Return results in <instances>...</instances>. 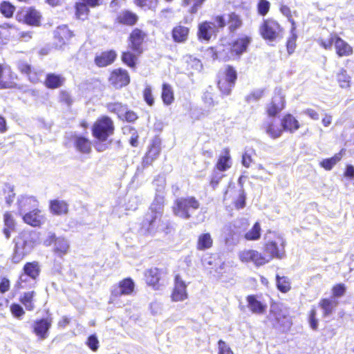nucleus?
Wrapping results in <instances>:
<instances>
[{
    "label": "nucleus",
    "instance_id": "b1692460",
    "mask_svg": "<svg viewBox=\"0 0 354 354\" xmlns=\"http://www.w3.org/2000/svg\"><path fill=\"white\" fill-rule=\"evenodd\" d=\"M118 288L111 291V296L118 298L122 295H131L135 290V283L130 277H127L120 281L117 285Z\"/></svg>",
    "mask_w": 354,
    "mask_h": 354
},
{
    "label": "nucleus",
    "instance_id": "4468645a",
    "mask_svg": "<svg viewBox=\"0 0 354 354\" xmlns=\"http://www.w3.org/2000/svg\"><path fill=\"white\" fill-rule=\"evenodd\" d=\"M45 244L47 246L52 245L53 254L61 259L68 254L70 249L67 239L63 236H57L55 234L48 236L45 241Z\"/></svg>",
    "mask_w": 354,
    "mask_h": 354
},
{
    "label": "nucleus",
    "instance_id": "6ab92c4d",
    "mask_svg": "<svg viewBox=\"0 0 354 354\" xmlns=\"http://www.w3.org/2000/svg\"><path fill=\"white\" fill-rule=\"evenodd\" d=\"M53 319L50 317L37 319L31 326L32 333L39 339L48 338L52 326Z\"/></svg>",
    "mask_w": 354,
    "mask_h": 354
},
{
    "label": "nucleus",
    "instance_id": "2eb2a0df",
    "mask_svg": "<svg viewBox=\"0 0 354 354\" xmlns=\"http://www.w3.org/2000/svg\"><path fill=\"white\" fill-rule=\"evenodd\" d=\"M239 260L245 263H252L256 267H261L268 263L262 251L255 249H245L239 253Z\"/></svg>",
    "mask_w": 354,
    "mask_h": 354
},
{
    "label": "nucleus",
    "instance_id": "58836bf2",
    "mask_svg": "<svg viewBox=\"0 0 354 354\" xmlns=\"http://www.w3.org/2000/svg\"><path fill=\"white\" fill-rule=\"evenodd\" d=\"M161 99L165 105H170L174 101V92L171 84L163 83L162 84Z\"/></svg>",
    "mask_w": 354,
    "mask_h": 354
},
{
    "label": "nucleus",
    "instance_id": "de8ad7c7",
    "mask_svg": "<svg viewBox=\"0 0 354 354\" xmlns=\"http://www.w3.org/2000/svg\"><path fill=\"white\" fill-rule=\"evenodd\" d=\"M15 10V6L8 1H3L0 3V12L6 19L12 18Z\"/></svg>",
    "mask_w": 354,
    "mask_h": 354
},
{
    "label": "nucleus",
    "instance_id": "c756f323",
    "mask_svg": "<svg viewBox=\"0 0 354 354\" xmlns=\"http://www.w3.org/2000/svg\"><path fill=\"white\" fill-rule=\"evenodd\" d=\"M73 145L80 153L88 154L92 151V142L90 139L82 135L73 136Z\"/></svg>",
    "mask_w": 354,
    "mask_h": 354
},
{
    "label": "nucleus",
    "instance_id": "72a5a7b5",
    "mask_svg": "<svg viewBox=\"0 0 354 354\" xmlns=\"http://www.w3.org/2000/svg\"><path fill=\"white\" fill-rule=\"evenodd\" d=\"M232 167V158L228 148H224L219 155L215 165V169L219 171H225Z\"/></svg>",
    "mask_w": 354,
    "mask_h": 354
},
{
    "label": "nucleus",
    "instance_id": "13d9d810",
    "mask_svg": "<svg viewBox=\"0 0 354 354\" xmlns=\"http://www.w3.org/2000/svg\"><path fill=\"white\" fill-rule=\"evenodd\" d=\"M142 95L145 102L149 106H153L154 104V98L152 94V89L150 86L147 85L144 88Z\"/></svg>",
    "mask_w": 354,
    "mask_h": 354
},
{
    "label": "nucleus",
    "instance_id": "5701e85b",
    "mask_svg": "<svg viewBox=\"0 0 354 354\" xmlns=\"http://www.w3.org/2000/svg\"><path fill=\"white\" fill-rule=\"evenodd\" d=\"M118 54L115 50H103L95 55L94 63L98 68H105L112 65L116 60Z\"/></svg>",
    "mask_w": 354,
    "mask_h": 354
},
{
    "label": "nucleus",
    "instance_id": "423d86ee",
    "mask_svg": "<svg viewBox=\"0 0 354 354\" xmlns=\"http://www.w3.org/2000/svg\"><path fill=\"white\" fill-rule=\"evenodd\" d=\"M199 201L194 196L178 198L171 207L173 214L182 219L188 220L192 217L190 211L200 208Z\"/></svg>",
    "mask_w": 354,
    "mask_h": 354
},
{
    "label": "nucleus",
    "instance_id": "603ef678",
    "mask_svg": "<svg viewBox=\"0 0 354 354\" xmlns=\"http://www.w3.org/2000/svg\"><path fill=\"white\" fill-rule=\"evenodd\" d=\"M206 0H183V6H187L192 3L189 12L191 14H195L198 12V9L202 6Z\"/></svg>",
    "mask_w": 354,
    "mask_h": 354
},
{
    "label": "nucleus",
    "instance_id": "412c9836",
    "mask_svg": "<svg viewBox=\"0 0 354 354\" xmlns=\"http://www.w3.org/2000/svg\"><path fill=\"white\" fill-rule=\"evenodd\" d=\"M187 284L179 274L174 276V287L171 293V299L173 301H183L188 298Z\"/></svg>",
    "mask_w": 354,
    "mask_h": 354
},
{
    "label": "nucleus",
    "instance_id": "5fc2aeb1",
    "mask_svg": "<svg viewBox=\"0 0 354 354\" xmlns=\"http://www.w3.org/2000/svg\"><path fill=\"white\" fill-rule=\"evenodd\" d=\"M337 82L342 88L350 86L351 77L347 75L346 70L343 68L340 70L337 74Z\"/></svg>",
    "mask_w": 354,
    "mask_h": 354
},
{
    "label": "nucleus",
    "instance_id": "393cba45",
    "mask_svg": "<svg viewBox=\"0 0 354 354\" xmlns=\"http://www.w3.org/2000/svg\"><path fill=\"white\" fill-rule=\"evenodd\" d=\"M247 307L250 311L256 315H263L267 310V304L259 299L257 295H249L245 298Z\"/></svg>",
    "mask_w": 354,
    "mask_h": 354
},
{
    "label": "nucleus",
    "instance_id": "864d4df0",
    "mask_svg": "<svg viewBox=\"0 0 354 354\" xmlns=\"http://www.w3.org/2000/svg\"><path fill=\"white\" fill-rule=\"evenodd\" d=\"M270 3L268 0H258L257 10L259 15L266 16L270 11Z\"/></svg>",
    "mask_w": 354,
    "mask_h": 354
},
{
    "label": "nucleus",
    "instance_id": "f3484780",
    "mask_svg": "<svg viewBox=\"0 0 354 354\" xmlns=\"http://www.w3.org/2000/svg\"><path fill=\"white\" fill-rule=\"evenodd\" d=\"M214 21L220 28H223L227 26L230 33H234L243 24L241 17L235 12H231L227 15V21L223 15L216 16Z\"/></svg>",
    "mask_w": 354,
    "mask_h": 354
},
{
    "label": "nucleus",
    "instance_id": "f8f14e48",
    "mask_svg": "<svg viewBox=\"0 0 354 354\" xmlns=\"http://www.w3.org/2000/svg\"><path fill=\"white\" fill-rule=\"evenodd\" d=\"M246 194L241 188L234 186L229 187L223 195V201H230L236 209H241L245 207Z\"/></svg>",
    "mask_w": 354,
    "mask_h": 354
},
{
    "label": "nucleus",
    "instance_id": "4d7b16f0",
    "mask_svg": "<svg viewBox=\"0 0 354 354\" xmlns=\"http://www.w3.org/2000/svg\"><path fill=\"white\" fill-rule=\"evenodd\" d=\"M346 291V286L343 283H338L333 286L331 288L332 295L333 297H342Z\"/></svg>",
    "mask_w": 354,
    "mask_h": 354
},
{
    "label": "nucleus",
    "instance_id": "f03ea898",
    "mask_svg": "<svg viewBox=\"0 0 354 354\" xmlns=\"http://www.w3.org/2000/svg\"><path fill=\"white\" fill-rule=\"evenodd\" d=\"M91 131L96 151L102 152L106 150L109 148L108 143L111 144V140H109V138L115 131L113 120L108 116H101L93 123Z\"/></svg>",
    "mask_w": 354,
    "mask_h": 354
},
{
    "label": "nucleus",
    "instance_id": "bf43d9fd",
    "mask_svg": "<svg viewBox=\"0 0 354 354\" xmlns=\"http://www.w3.org/2000/svg\"><path fill=\"white\" fill-rule=\"evenodd\" d=\"M317 311L315 307L312 308L308 313V323L313 330L318 328V320L316 318Z\"/></svg>",
    "mask_w": 354,
    "mask_h": 354
},
{
    "label": "nucleus",
    "instance_id": "774afa93",
    "mask_svg": "<svg viewBox=\"0 0 354 354\" xmlns=\"http://www.w3.org/2000/svg\"><path fill=\"white\" fill-rule=\"evenodd\" d=\"M10 288V281L6 277H2L0 280V292L4 294Z\"/></svg>",
    "mask_w": 354,
    "mask_h": 354
},
{
    "label": "nucleus",
    "instance_id": "473e14b6",
    "mask_svg": "<svg viewBox=\"0 0 354 354\" xmlns=\"http://www.w3.org/2000/svg\"><path fill=\"white\" fill-rule=\"evenodd\" d=\"M49 210L53 215H66L69 212V205L66 201L53 199L49 201Z\"/></svg>",
    "mask_w": 354,
    "mask_h": 354
},
{
    "label": "nucleus",
    "instance_id": "dca6fc26",
    "mask_svg": "<svg viewBox=\"0 0 354 354\" xmlns=\"http://www.w3.org/2000/svg\"><path fill=\"white\" fill-rule=\"evenodd\" d=\"M167 273L166 270L152 267L145 270L143 273L145 283L154 290H160L162 286V274Z\"/></svg>",
    "mask_w": 354,
    "mask_h": 354
},
{
    "label": "nucleus",
    "instance_id": "ea45409f",
    "mask_svg": "<svg viewBox=\"0 0 354 354\" xmlns=\"http://www.w3.org/2000/svg\"><path fill=\"white\" fill-rule=\"evenodd\" d=\"M261 226L259 221H256L252 227L244 234V239L248 241H258L261 236Z\"/></svg>",
    "mask_w": 354,
    "mask_h": 354
},
{
    "label": "nucleus",
    "instance_id": "8fccbe9b",
    "mask_svg": "<svg viewBox=\"0 0 354 354\" xmlns=\"http://www.w3.org/2000/svg\"><path fill=\"white\" fill-rule=\"evenodd\" d=\"M58 102L62 106H64L66 108H70L73 104L74 100L68 91L62 90L59 93Z\"/></svg>",
    "mask_w": 354,
    "mask_h": 354
},
{
    "label": "nucleus",
    "instance_id": "20e7f679",
    "mask_svg": "<svg viewBox=\"0 0 354 354\" xmlns=\"http://www.w3.org/2000/svg\"><path fill=\"white\" fill-rule=\"evenodd\" d=\"M37 205L38 201L32 196H24L18 201V206L20 210L33 207L32 210L25 213L22 216L23 221L33 227H39L45 222V216L42 213L41 209L35 207Z\"/></svg>",
    "mask_w": 354,
    "mask_h": 354
},
{
    "label": "nucleus",
    "instance_id": "a18cd8bd",
    "mask_svg": "<svg viewBox=\"0 0 354 354\" xmlns=\"http://www.w3.org/2000/svg\"><path fill=\"white\" fill-rule=\"evenodd\" d=\"M276 286L279 291L282 293H287L291 290V281L287 277L276 275Z\"/></svg>",
    "mask_w": 354,
    "mask_h": 354
},
{
    "label": "nucleus",
    "instance_id": "69168bd1",
    "mask_svg": "<svg viewBox=\"0 0 354 354\" xmlns=\"http://www.w3.org/2000/svg\"><path fill=\"white\" fill-rule=\"evenodd\" d=\"M26 254L27 253L25 252H20L19 248L16 246L12 255V262L14 263H19L26 256Z\"/></svg>",
    "mask_w": 354,
    "mask_h": 354
},
{
    "label": "nucleus",
    "instance_id": "79ce46f5",
    "mask_svg": "<svg viewBox=\"0 0 354 354\" xmlns=\"http://www.w3.org/2000/svg\"><path fill=\"white\" fill-rule=\"evenodd\" d=\"M286 106L284 97L280 93H276L272 97L268 111H282Z\"/></svg>",
    "mask_w": 354,
    "mask_h": 354
},
{
    "label": "nucleus",
    "instance_id": "7ed1b4c3",
    "mask_svg": "<svg viewBox=\"0 0 354 354\" xmlns=\"http://www.w3.org/2000/svg\"><path fill=\"white\" fill-rule=\"evenodd\" d=\"M251 41L252 38L250 36L241 35L229 42L227 49L223 48L220 50H216L214 47H211L210 49L213 51L214 59L227 62L231 59H239L241 55L247 52Z\"/></svg>",
    "mask_w": 354,
    "mask_h": 354
},
{
    "label": "nucleus",
    "instance_id": "6e6552de",
    "mask_svg": "<svg viewBox=\"0 0 354 354\" xmlns=\"http://www.w3.org/2000/svg\"><path fill=\"white\" fill-rule=\"evenodd\" d=\"M259 31L263 39L270 41L281 37L284 33L282 26L272 17L264 19L259 26Z\"/></svg>",
    "mask_w": 354,
    "mask_h": 354
},
{
    "label": "nucleus",
    "instance_id": "cd10ccee",
    "mask_svg": "<svg viewBox=\"0 0 354 354\" xmlns=\"http://www.w3.org/2000/svg\"><path fill=\"white\" fill-rule=\"evenodd\" d=\"M151 214H146L141 223V227L148 233H151L156 228V221L161 216V212H158L155 208L149 207Z\"/></svg>",
    "mask_w": 354,
    "mask_h": 354
},
{
    "label": "nucleus",
    "instance_id": "ddd939ff",
    "mask_svg": "<svg viewBox=\"0 0 354 354\" xmlns=\"http://www.w3.org/2000/svg\"><path fill=\"white\" fill-rule=\"evenodd\" d=\"M17 80V75L10 66L0 64V89L19 88Z\"/></svg>",
    "mask_w": 354,
    "mask_h": 354
},
{
    "label": "nucleus",
    "instance_id": "0e129e2a",
    "mask_svg": "<svg viewBox=\"0 0 354 354\" xmlns=\"http://www.w3.org/2000/svg\"><path fill=\"white\" fill-rule=\"evenodd\" d=\"M86 344L93 351H96L99 348V341L95 335L88 336Z\"/></svg>",
    "mask_w": 354,
    "mask_h": 354
},
{
    "label": "nucleus",
    "instance_id": "a211bd4d",
    "mask_svg": "<svg viewBox=\"0 0 354 354\" xmlns=\"http://www.w3.org/2000/svg\"><path fill=\"white\" fill-rule=\"evenodd\" d=\"M162 139L159 136H155L148 146L147 151L142 157V164L144 167L151 165L160 154Z\"/></svg>",
    "mask_w": 354,
    "mask_h": 354
},
{
    "label": "nucleus",
    "instance_id": "a19ab883",
    "mask_svg": "<svg viewBox=\"0 0 354 354\" xmlns=\"http://www.w3.org/2000/svg\"><path fill=\"white\" fill-rule=\"evenodd\" d=\"M338 302L330 298H322L319 302V306L323 310L324 316L330 315L337 307Z\"/></svg>",
    "mask_w": 354,
    "mask_h": 354
},
{
    "label": "nucleus",
    "instance_id": "39448f33",
    "mask_svg": "<svg viewBox=\"0 0 354 354\" xmlns=\"http://www.w3.org/2000/svg\"><path fill=\"white\" fill-rule=\"evenodd\" d=\"M317 43L322 48L327 50H331L334 46L338 57H349L354 53L353 48L334 32H330L326 38H319Z\"/></svg>",
    "mask_w": 354,
    "mask_h": 354
},
{
    "label": "nucleus",
    "instance_id": "9b49d317",
    "mask_svg": "<svg viewBox=\"0 0 354 354\" xmlns=\"http://www.w3.org/2000/svg\"><path fill=\"white\" fill-rule=\"evenodd\" d=\"M108 82L114 88L120 89L130 84L131 77L127 69L118 67L110 71Z\"/></svg>",
    "mask_w": 354,
    "mask_h": 354
},
{
    "label": "nucleus",
    "instance_id": "c03bdc74",
    "mask_svg": "<svg viewBox=\"0 0 354 354\" xmlns=\"http://www.w3.org/2000/svg\"><path fill=\"white\" fill-rule=\"evenodd\" d=\"M133 3L144 10L155 11L160 3V0H133Z\"/></svg>",
    "mask_w": 354,
    "mask_h": 354
},
{
    "label": "nucleus",
    "instance_id": "37998d69",
    "mask_svg": "<svg viewBox=\"0 0 354 354\" xmlns=\"http://www.w3.org/2000/svg\"><path fill=\"white\" fill-rule=\"evenodd\" d=\"M217 75L234 84L236 83L238 77L236 68L233 66L229 64L225 66L223 71L218 72Z\"/></svg>",
    "mask_w": 354,
    "mask_h": 354
},
{
    "label": "nucleus",
    "instance_id": "09e8293b",
    "mask_svg": "<svg viewBox=\"0 0 354 354\" xmlns=\"http://www.w3.org/2000/svg\"><path fill=\"white\" fill-rule=\"evenodd\" d=\"M342 158V153H338L335 154L333 157L324 159L320 162V166L324 169L329 171L341 160Z\"/></svg>",
    "mask_w": 354,
    "mask_h": 354
},
{
    "label": "nucleus",
    "instance_id": "680f3d73",
    "mask_svg": "<svg viewBox=\"0 0 354 354\" xmlns=\"http://www.w3.org/2000/svg\"><path fill=\"white\" fill-rule=\"evenodd\" d=\"M19 71L24 75H28L35 68L26 61H20L17 64Z\"/></svg>",
    "mask_w": 354,
    "mask_h": 354
},
{
    "label": "nucleus",
    "instance_id": "e433bc0d",
    "mask_svg": "<svg viewBox=\"0 0 354 354\" xmlns=\"http://www.w3.org/2000/svg\"><path fill=\"white\" fill-rule=\"evenodd\" d=\"M214 241L209 232L202 233L198 236L196 248L197 250L204 251L213 246Z\"/></svg>",
    "mask_w": 354,
    "mask_h": 354
},
{
    "label": "nucleus",
    "instance_id": "2f4dec72",
    "mask_svg": "<svg viewBox=\"0 0 354 354\" xmlns=\"http://www.w3.org/2000/svg\"><path fill=\"white\" fill-rule=\"evenodd\" d=\"M65 80V77L61 74L49 73L46 75L44 84L47 88L54 90L62 87Z\"/></svg>",
    "mask_w": 354,
    "mask_h": 354
},
{
    "label": "nucleus",
    "instance_id": "e2e57ef3",
    "mask_svg": "<svg viewBox=\"0 0 354 354\" xmlns=\"http://www.w3.org/2000/svg\"><path fill=\"white\" fill-rule=\"evenodd\" d=\"M218 354H234L232 348L222 339L218 341Z\"/></svg>",
    "mask_w": 354,
    "mask_h": 354
},
{
    "label": "nucleus",
    "instance_id": "4c0bfd02",
    "mask_svg": "<svg viewBox=\"0 0 354 354\" xmlns=\"http://www.w3.org/2000/svg\"><path fill=\"white\" fill-rule=\"evenodd\" d=\"M3 223L5 227L3 229V233L6 238L8 239L10 237L11 232L15 230V221L10 212H6L3 214Z\"/></svg>",
    "mask_w": 354,
    "mask_h": 354
},
{
    "label": "nucleus",
    "instance_id": "c9c22d12",
    "mask_svg": "<svg viewBox=\"0 0 354 354\" xmlns=\"http://www.w3.org/2000/svg\"><path fill=\"white\" fill-rule=\"evenodd\" d=\"M40 272L39 263L36 261L27 262L23 267V273L33 280H36L39 277Z\"/></svg>",
    "mask_w": 354,
    "mask_h": 354
},
{
    "label": "nucleus",
    "instance_id": "7c9ffc66",
    "mask_svg": "<svg viewBox=\"0 0 354 354\" xmlns=\"http://www.w3.org/2000/svg\"><path fill=\"white\" fill-rule=\"evenodd\" d=\"M281 118V125L284 131L295 133L300 128L299 121L292 114L286 113Z\"/></svg>",
    "mask_w": 354,
    "mask_h": 354
},
{
    "label": "nucleus",
    "instance_id": "052dcab7",
    "mask_svg": "<svg viewBox=\"0 0 354 354\" xmlns=\"http://www.w3.org/2000/svg\"><path fill=\"white\" fill-rule=\"evenodd\" d=\"M297 39V35L290 34V36L288 38L286 41V49L289 55L292 54L295 52L297 44L296 41Z\"/></svg>",
    "mask_w": 354,
    "mask_h": 354
},
{
    "label": "nucleus",
    "instance_id": "6e6d98bb",
    "mask_svg": "<svg viewBox=\"0 0 354 354\" xmlns=\"http://www.w3.org/2000/svg\"><path fill=\"white\" fill-rule=\"evenodd\" d=\"M10 311L12 315L18 319H21L26 313L23 307L17 303H12L10 306Z\"/></svg>",
    "mask_w": 354,
    "mask_h": 354
},
{
    "label": "nucleus",
    "instance_id": "3c124183",
    "mask_svg": "<svg viewBox=\"0 0 354 354\" xmlns=\"http://www.w3.org/2000/svg\"><path fill=\"white\" fill-rule=\"evenodd\" d=\"M206 261L207 265L215 269H222L225 265V263L221 260L220 256L217 253L209 254Z\"/></svg>",
    "mask_w": 354,
    "mask_h": 354
},
{
    "label": "nucleus",
    "instance_id": "1a4fd4ad",
    "mask_svg": "<svg viewBox=\"0 0 354 354\" xmlns=\"http://www.w3.org/2000/svg\"><path fill=\"white\" fill-rule=\"evenodd\" d=\"M42 15L35 7H28L19 10L16 15L18 22L30 26L39 27L41 25Z\"/></svg>",
    "mask_w": 354,
    "mask_h": 354
},
{
    "label": "nucleus",
    "instance_id": "c85d7f7f",
    "mask_svg": "<svg viewBox=\"0 0 354 354\" xmlns=\"http://www.w3.org/2000/svg\"><path fill=\"white\" fill-rule=\"evenodd\" d=\"M139 17L136 13L129 10L120 12L115 17V22L120 25L134 26L138 21Z\"/></svg>",
    "mask_w": 354,
    "mask_h": 354
},
{
    "label": "nucleus",
    "instance_id": "f704fd0d",
    "mask_svg": "<svg viewBox=\"0 0 354 354\" xmlns=\"http://www.w3.org/2000/svg\"><path fill=\"white\" fill-rule=\"evenodd\" d=\"M36 292L34 290L24 292L19 298V302L28 311H32L35 308Z\"/></svg>",
    "mask_w": 354,
    "mask_h": 354
},
{
    "label": "nucleus",
    "instance_id": "aec40b11",
    "mask_svg": "<svg viewBox=\"0 0 354 354\" xmlns=\"http://www.w3.org/2000/svg\"><path fill=\"white\" fill-rule=\"evenodd\" d=\"M101 4V0H78L74 5L75 18L82 21L86 19L90 12L89 7L95 8Z\"/></svg>",
    "mask_w": 354,
    "mask_h": 354
},
{
    "label": "nucleus",
    "instance_id": "a878e982",
    "mask_svg": "<svg viewBox=\"0 0 354 354\" xmlns=\"http://www.w3.org/2000/svg\"><path fill=\"white\" fill-rule=\"evenodd\" d=\"M189 33L190 28L180 22L176 24L171 30L172 41L176 44H184L189 39Z\"/></svg>",
    "mask_w": 354,
    "mask_h": 354
},
{
    "label": "nucleus",
    "instance_id": "338daca9",
    "mask_svg": "<svg viewBox=\"0 0 354 354\" xmlns=\"http://www.w3.org/2000/svg\"><path fill=\"white\" fill-rule=\"evenodd\" d=\"M41 75V71H37L35 68L31 71V72L27 75L28 79L33 83H37L40 81Z\"/></svg>",
    "mask_w": 354,
    "mask_h": 354
},
{
    "label": "nucleus",
    "instance_id": "f257e3e1",
    "mask_svg": "<svg viewBox=\"0 0 354 354\" xmlns=\"http://www.w3.org/2000/svg\"><path fill=\"white\" fill-rule=\"evenodd\" d=\"M127 49L121 52L120 59L124 65L135 70L139 57L144 53L149 42V35L146 30L134 28L127 37Z\"/></svg>",
    "mask_w": 354,
    "mask_h": 354
},
{
    "label": "nucleus",
    "instance_id": "49530a36",
    "mask_svg": "<svg viewBox=\"0 0 354 354\" xmlns=\"http://www.w3.org/2000/svg\"><path fill=\"white\" fill-rule=\"evenodd\" d=\"M234 85V83L230 82L223 77L217 75V86L223 95H230Z\"/></svg>",
    "mask_w": 354,
    "mask_h": 354
},
{
    "label": "nucleus",
    "instance_id": "9d476101",
    "mask_svg": "<svg viewBox=\"0 0 354 354\" xmlns=\"http://www.w3.org/2000/svg\"><path fill=\"white\" fill-rule=\"evenodd\" d=\"M279 112H268V119L263 122V127L266 133L272 139L281 136L284 132L281 125Z\"/></svg>",
    "mask_w": 354,
    "mask_h": 354
},
{
    "label": "nucleus",
    "instance_id": "4be33fe9",
    "mask_svg": "<svg viewBox=\"0 0 354 354\" xmlns=\"http://www.w3.org/2000/svg\"><path fill=\"white\" fill-rule=\"evenodd\" d=\"M74 34L66 25L58 26L53 32L54 44L56 48H62L69 44Z\"/></svg>",
    "mask_w": 354,
    "mask_h": 354
},
{
    "label": "nucleus",
    "instance_id": "bb28decb",
    "mask_svg": "<svg viewBox=\"0 0 354 354\" xmlns=\"http://www.w3.org/2000/svg\"><path fill=\"white\" fill-rule=\"evenodd\" d=\"M216 32V26L212 21H205L198 24L197 37L201 41H209Z\"/></svg>",
    "mask_w": 354,
    "mask_h": 354
},
{
    "label": "nucleus",
    "instance_id": "0eeeda50",
    "mask_svg": "<svg viewBox=\"0 0 354 354\" xmlns=\"http://www.w3.org/2000/svg\"><path fill=\"white\" fill-rule=\"evenodd\" d=\"M285 241L279 235L266 241L262 245V251L268 263L272 260L282 259L286 257Z\"/></svg>",
    "mask_w": 354,
    "mask_h": 354
}]
</instances>
